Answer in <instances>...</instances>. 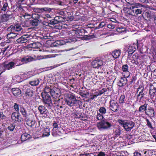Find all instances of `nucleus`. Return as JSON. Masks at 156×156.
<instances>
[{
	"mask_svg": "<svg viewBox=\"0 0 156 156\" xmlns=\"http://www.w3.org/2000/svg\"><path fill=\"white\" fill-rule=\"evenodd\" d=\"M133 64H134L137 66H140V65H142L143 63L140 59H136V61L132 62Z\"/></svg>",
	"mask_w": 156,
	"mask_h": 156,
	"instance_id": "obj_26",
	"label": "nucleus"
},
{
	"mask_svg": "<svg viewBox=\"0 0 156 156\" xmlns=\"http://www.w3.org/2000/svg\"><path fill=\"white\" fill-rule=\"evenodd\" d=\"M133 11L134 12V16L136 15L141 14L142 12V9L139 8L142 7L143 5L140 3H133Z\"/></svg>",
	"mask_w": 156,
	"mask_h": 156,
	"instance_id": "obj_5",
	"label": "nucleus"
},
{
	"mask_svg": "<svg viewBox=\"0 0 156 156\" xmlns=\"http://www.w3.org/2000/svg\"><path fill=\"white\" fill-rule=\"evenodd\" d=\"M129 7L126 8L125 9V11L128 15L134 16L133 6V4H131V6H129Z\"/></svg>",
	"mask_w": 156,
	"mask_h": 156,
	"instance_id": "obj_12",
	"label": "nucleus"
},
{
	"mask_svg": "<svg viewBox=\"0 0 156 156\" xmlns=\"http://www.w3.org/2000/svg\"><path fill=\"white\" fill-rule=\"evenodd\" d=\"M16 126L15 124L13 122L11 124L7 127V129L11 131H12L14 130Z\"/></svg>",
	"mask_w": 156,
	"mask_h": 156,
	"instance_id": "obj_29",
	"label": "nucleus"
},
{
	"mask_svg": "<svg viewBox=\"0 0 156 156\" xmlns=\"http://www.w3.org/2000/svg\"><path fill=\"white\" fill-rule=\"evenodd\" d=\"M14 108L15 110L16 111H18L19 110V106L17 105V104L15 103L14 106Z\"/></svg>",
	"mask_w": 156,
	"mask_h": 156,
	"instance_id": "obj_53",
	"label": "nucleus"
},
{
	"mask_svg": "<svg viewBox=\"0 0 156 156\" xmlns=\"http://www.w3.org/2000/svg\"><path fill=\"white\" fill-rule=\"evenodd\" d=\"M112 125L108 122L105 121H101L97 124V126L98 129L100 130L103 129H110Z\"/></svg>",
	"mask_w": 156,
	"mask_h": 156,
	"instance_id": "obj_3",
	"label": "nucleus"
},
{
	"mask_svg": "<svg viewBox=\"0 0 156 156\" xmlns=\"http://www.w3.org/2000/svg\"><path fill=\"white\" fill-rule=\"evenodd\" d=\"M34 12H36L41 13V12H42V8H34Z\"/></svg>",
	"mask_w": 156,
	"mask_h": 156,
	"instance_id": "obj_43",
	"label": "nucleus"
},
{
	"mask_svg": "<svg viewBox=\"0 0 156 156\" xmlns=\"http://www.w3.org/2000/svg\"><path fill=\"white\" fill-rule=\"evenodd\" d=\"M5 116L3 115L2 112H0V118L4 119L5 118Z\"/></svg>",
	"mask_w": 156,
	"mask_h": 156,
	"instance_id": "obj_63",
	"label": "nucleus"
},
{
	"mask_svg": "<svg viewBox=\"0 0 156 156\" xmlns=\"http://www.w3.org/2000/svg\"><path fill=\"white\" fill-rule=\"evenodd\" d=\"M122 69L123 72H129V74H130V73H129L128 71V66L127 65H123L122 67Z\"/></svg>",
	"mask_w": 156,
	"mask_h": 156,
	"instance_id": "obj_37",
	"label": "nucleus"
},
{
	"mask_svg": "<svg viewBox=\"0 0 156 156\" xmlns=\"http://www.w3.org/2000/svg\"><path fill=\"white\" fill-rule=\"evenodd\" d=\"M156 88L155 87H153L151 88L149 90V93L151 95L154 94L156 92Z\"/></svg>",
	"mask_w": 156,
	"mask_h": 156,
	"instance_id": "obj_40",
	"label": "nucleus"
},
{
	"mask_svg": "<svg viewBox=\"0 0 156 156\" xmlns=\"http://www.w3.org/2000/svg\"><path fill=\"white\" fill-rule=\"evenodd\" d=\"M27 35H23L20 37V43H24L27 42L28 41Z\"/></svg>",
	"mask_w": 156,
	"mask_h": 156,
	"instance_id": "obj_22",
	"label": "nucleus"
},
{
	"mask_svg": "<svg viewBox=\"0 0 156 156\" xmlns=\"http://www.w3.org/2000/svg\"><path fill=\"white\" fill-rule=\"evenodd\" d=\"M77 101V100L75 96L72 95H70L68 99L65 100L66 103L70 107L74 106Z\"/></svg>",
	"mask_w": 156,
	"mask_h": 156,
	"instance_id": "obj_4",
	"label": "nucleus"
},
{
	"mask_svg": "<svg viewBox=\"0 0 156 156\" xmlns=\"http://www.w3.org/2000/svg\"><path fill=\"white\" fill-rule=\"evenodd\" d=\"M146 122L147 123V125L149 128H151V129L153 128L152 126L151 122L147 119H146Z\"/></svg>",
	"mask_w": 156,
	"mask_h": 156,
	"instance_id": "obj_44",
	"label": "nucleus"
},
{
	"mask_svg": "<svg viewBox=\"0 0 156 156\" xmlns=\"http://www.w3.org/2000/svg\"><path fill=\"white\" fill-rule=\"evenodd\" d=\"M118 122L122 126L125 130L127 131L130 130L134 126L135 123L133 122L126 120H118Z\"/></svg>",
	"mask_w": 156,
	"mask_h": 156,
	"instance_id": "obj_2",
	"label": "nucleus"
},
{
	"mask_svg": "<svg viewBox=\"0 0 156 156\" xmlns=\"http://www.w3.org/2000/svg\"><path fill=\"white\" fill-rule=\"evenodd\" d=\"M87 31L83 29H80L75 30V34L79 36H83Z\"/></svg>",
	"mask_w": 156,
	"mask_h": 156,
	"instance_id": "obj_15",
	"label": "nucleus"
},
{
	"mask_svg": "<svg viewBox=\"0 0 156 156\" xmlns=\"http://www.w3.org/2000/svg\"><path fill=\"white\" fill-rule=\"evenodd\" d=\"M141 90H143V92L144 91V88L142 86H140L137 89V90L136 92V94H137L138 92L140 91L139 92H140Z\"/></svg>",
	"mask_w": 156,
	"mask_h": 156,
	"instance_id": "obj_45",
	"label": "nucleus"
},
{
	"mask_svg": "<svg viewBox=\"0 0 156 156\" xmlns=\"http://www.w3.org/2000/svg\"><path fill=\"white\" fill-rule=\"evenodd\" d=\"M49 94H50L52 97L55 96L56 94H57L56 93L54 90L53 89H51Z\"/></svg>",
	"mask_w": 156,
	"mask_h": 156,
	"instance_id": "obj_50",
	"label": "nucleus"
},
{
	"mask_svg": "<svg viewBox=\"0 0 156 156\" xmlns=\"http://www.w3.org/2000/svg\"><path fill=\"white\" fill-rule=\"evenodd\" d=\"M115 134L117 136H119L121 133V130L119 128H118L116 129L115 132Z\"/></svg>",
	"mask_w": 156,
	"mask_h": 156,
	"instance_id": "obj_42",
	"label": "nucleus"
},
{
	"mask_svg": "<svg viewBox=\"0 0 156 156\" xmlns=\"http://www.w3.org/2000/svg\"><path fill=\"white\" fill-rule=\"evenodd\" d=\"M42 12L44 11H51V9L48 7H45L44 8H42Z\"/></svg>",
	"mask_w": 156,
	"mask_h": 156,
	"instance_id": "obj_46",
	"label": "nucleus"
},
{
	"mask_svg": "<svg viewBox=\"0 0 156 156\" xmlns=\"http://www.w3.org/2000/svg\"><path fill=\"white\" fill-rule=\"evenodd\" d=\"M147 105L146 104L141 105L139 108V112H143L144 111H146L147 110Z\"/></svg>",
	"mask_w": 156,
	"mask_h": 156,
	"instance_id": "obj_23",
	"label": "nucleus"
},
{
	"mask_svg": "<svg viewBox=\"0 0 156 156\" xmlns=\"http://www.w3.org/2000/svg\"><path fill=\"white\" fill-rule=\"evenodd\" d=\"M105 25V23L104 22H101L99 25L98 27L99 28H102L104 27Z\"/></svg>",
	"mask_w": 156,
	"mask_h": 156,
	"instance_id": "obj_52",
	"label": "nucleus"
},
{
	"mask_svg": "<svg viewBox=\"0 0 156 156\" xmlns=\"http://www.w3.org/2000/svg\"><path fill=\"white\" fill-rule=\"evenodd\" d=\"M20 112L23 115V117H26L27 115V112L24 108H21L20 109Z\"/></svg>",
	"mask_w": 156,
	"mask_h": 156,
	"instance_id": "obj_39",
	"label": "nucleus"
},
{
	"mask_svg": "<svg viewBox=\"0 0 156 156\" xmlns=\"http://www.w3.org/2000/svg\"><path fill=\"white\" fill-rule=\"evenodd\" d=\"M49 21L50 23H49V25H54L55 24L58 23L57 21L56 20L55 17L54 19H51V20Z\"/></svg>",
	"mask_w": 156,
	"mask_h": 156,
	"instance_id": "obj_36",
	"label": "nucleus"
},
{
	"mask_svg": "<svg viewBox=\"0 0 156 156\" xmlns=\"http://www.w3.org/2000/svg\"><path fill=\"white\" fill-rule=\"evenodd\" d=\"M53 126L55 128H57L58 127V125L55 121H54L53 123Z\"/></svg>",
	"mask_w": 156,
	"mask_h": 156,
	"instance_id": "obj_54",
	"label": "nucleus"
},
{
	"mask_svg": "<svg viewBox=\"0 0 156 156\" xmlns=\"http://www.w3.org/2000/svg\"><path fill=\"white\" fill-rule=\"evenodd\" d=\"M141 154L138 152H135L134 153V156H141Z\"/></svg>",
	"mask_w": 156,
	"mask_h": 156,
	"instance_id": "obj_59",
	"label": "nucleus"
},
{
	"mask_svg": "<svg viewBox=\"0 0 156 156\" xmlns=\"http://www.w3.org/2000/svg\"><path fill=\"white\" fill-rule=\"evenodd\" d=\"M106 91V89L105 88H103L99 91V94L101 95Z\"/></svg>",
	"mask_w": 156,
	"mask_h": 156,
	"instance_id": "obj_55",
	"label": "nucleus"
},
{
	"mask_svg": "<svg viewBox=\"0 0 156 156\" xmlns=\"http://www.w3.org/2000/svg\"><path fill=\"white\" fill-rule=\"evenodd\" d=\"M51 89L50 87L48 86H46L45 87L44 89V92L42 93V94H49Z\"/></svg>",
	"mask_w": 156,
	"mask_h": 156,
	"instance_id": "obj_33",
	"label": "nucleus"
},
{
	"mask_svg": "<svg viewBox=\"0 0 156 156\" xmlns=\"http://www.w3.org/2000/svg\"><path fill=\"white\" fill-rule=\"evenodd\" d=\"M38 109L41 114H43L46 111L45 108L42 105L39 106L38 107Z\"/></svg>",
	"mask_w": 156,
	"mask_h": 156,
	"instance_id": "obj_25",
	"label": "nucleus"
},
{
	"mask_svg": "<svg viewBox=\"0 0 156 156\" xmlns=\"http://www.w3.org/2000/svg\"><path fill=\"white\" fill-rule=\"evenodd\" d=\"M99 111L102 114H105L106 113V108L104 107H100L99 110Z\"/></svg>",
	"mask_w": 156,
	"mask_h": 156,
	"instance_id": "obj_32",
	"label": "nucleus"
},
{
	"mask_svg": "<svg viewBox=\"0 0 156 156\" xmlns=\"http://www.w3.org/2000/svg\"><path fill=\"white\" fill-rule=\"evenodd\" d=\"M121 54V52L119 50H115L112 52V55L115 58H119Z\"/></svg>",
	"mask_w": 156,
	"mask_h": 156,
	"instance_id": "obj_16",
	"label": "nucleus"
},
{
	"mask_svg": "<svg viewBox=\"0 0 156 156\" xmlns=\"http://www.w3.org/2000/svg\"><path fill=\"white\" fill-rule=\"evenodd\" d=\"M105 154L103 152H100L98 155V156H105Z\"/></svg>",
	"mask_w": 156,
	"mask_h": 156,
	"instance_id": "obj_62",
	"label": "nucleus"
},
{
	"mask_svg": "<svg viewBox=\"0 0 156 156\" xmlns=\"http://www.w3.org/2000/svg\"><path fill=\"white\" fill-rule=\"evenodd\" d=\"M116 30L119 32L122 33L126 31V30L125 27H120L117 28Z\"/></svg>",
	"mask_w": 156,
	"mask_h": 156,
	"instance_id": "obj_35",
	"label": "nucleus"
},
{
	"mask_svg": "<svg viewBox=\"0 0 156 156\" xmlns=\"http://www.w3.org/2000/svg\"><path fill=\"white\" fill-rule=\"evenodd\" d=\"M40 82V81L38 79H36L32 81H29V83L32 86H36L38 85Z\"/></svg>",
	"mask_w": 156,
	"mask_h": 156,
	"instance_id": "obj_19",
	"label": "nucleus"
},
{
	"mask_svg": "<svg viewBox=\"0 0 156 156\" xmlns=\"http://www.w3.org/2000/svg\"><path fill=\"white\" fill-rule=\"evenodd\" d=\"M16 64V63L13 62H10L7 64H5L4 65V69H3L2 72L0 73V75L3 72H4L6 69L9 70L12 69L14 66Z\"/></svg>",
	"mask_w": 156,
	"mask_h": 156,
	"instance_id": "obj_9",
	"label": "nucleus"
},
{
	"mask_svg": "<svg viewBox=\"0 0 156 156\" xmlns=\"http://www.w3.org/2000/svg\"><path fill=\"white\" fill-rule=\"evenodd\" d=\"M7 8H8V4L7 2H4L3 3V6L2 7L1 9V11L2 12L6 11Z\"/></svg>",
	"mask_w": 156,
	"mask_h": 156,
	"instance_id": "obj_30",
	"label": "nucleus"
},
{
	"mask_svg": "<svg viewBox=\"0 0 156 156\" xmlns=\"http://www.w3.org/2000/svg\"><path fill=\"white\" fill-rule=\"evenodd\" d=\"M154 112L153 108L151 107L148 108L145 112V114L150 117H154Z\"/></svg>",
	"mask_w": 156,
	"mask_h": 156,
	"instance_id": "obj_13",
	"label": "nucleus"
},
{
	"mask_svg": "<svg viewBox=\"0 0 156 156\" xmlns=\"http://www.w3.org/2000/svg\"><path fill=\"white\" fill-rule=\"evenodd\" d=\"M108 27L109 28L112 29H114L115 28V27L114 25H113L112 24H108Z\"/></svg>",
	"mask_w": 156,
	"mask_h": 156,
	"instance_id": "obj_56",
	"label": "nucleus"
},
{
	"mask_svg": "<svg viewBox=\"0 0 156 156\" xmlns=\"http://www.w3.org/2000/svg\"><path fill=\"white\" fill-rule=\"evenodd\" d=\"M19 113L17 112H14L12 115V120L15 121H18L19 119Z\"/></svg>",
	"mask_w": 156,
	"mask_h": 156,
	"instance_id": "obj_21",
	"label": "nucleus"
},
{
	"mask_svg": "<svg viewBox=\"0 0 156 156\" xmlns=\"http://www.w3.org/2000/svg\"><path fill=\"white\" fill-rule=\"evenodd\" d=\"M109 108L113 112H117L119 110V106L117 102L114 100H111L110 102Z\"/></svg>",
	"mask_w": 156,
	"mask_h": 156,
	"instance_id": "obj_7",
	"label": "nucleus"
},
{
	"mask_svg": "<svg viewBox=\"0 0 156 156\" xmlns=\"http://www.w3.org/2000/svg\"><path fill=\"white\" fill-rule=\"evenodd\" d=\"M12 28H13V30L16 31H20V25L18 24H17L14 26H11L8 28V30H9L12 31Z\"/></svg>",
	"mask_w": 156,
	"mask_h": 156,
	"instance_id": "obj_20",
	"label": "nucleus"
},
{
	"mask_svg": "<svg viewBox=\"0 0 156 156\" xmlns=\"http://www.w3.org/2000/svg\"><path fill=\"white\" fill-rule=\"evenodd\" d=\"M11 14H3L1 18V20L2 22H5L9 20V19L12 18Z\"/></svg>",
	"mask_w": 156,
	"mask_h": 156,
	"instance_id": "obj_14",
	"label": "nucleus"
},
{
	"mask_svg": "<svg viewBox=\"0 0 156 156\" xmlns=\"http://www.w3.org/2000/svg\"><path fill=\"white\" fill-rule=\"evenodd\" d=\"M104 118L102 114L99 113H98L97 115V118L99 120H102Z\"/></svg>",
	"mask_w": 156,
	"mask_h": 156,
	"instance_id": "obj_41",
	"label": "nucleus"
},
{
	"mask_svg": "<svg viewBox=\"0 0 156 156\" xmlns=\"http://www.w3.org/2000/svg\"><path fill=\"white\" fill-rule=\"evenodd\" d=\"M56 20L57 21L58 23L61 22H63L66 19L65 17H62L61 16H57L55 17Z\"/></svg>",
	"mask_w": 156,
	"mask_h": 156,
	"instance_id": "obj_28",
	"label": "nucleus"
},
{
	"mask_svg": "<svg viewBox=\"0 0 156 156\" xmlns=\"http://www.w3.org/2000/svg\"><path fill=\"white\" fill-rule=\"evenodd\" d=\"M136 79V77L135 76H133L132 77V79L131 80L130 82V84H132L133 83H134Z\"/></svg>",
	"mask_w": 156,
	"mask_h": 156,
	"instance_id": "obj_48",
	"label": "nucleus"
},
{
	"mask_svg": "<svg viewBox=\"0 0 156 156\" xmlns=\"http://www.w3.org/2000/svg\"><path fill=\"white\" fill-rule=\"evenodd\" d=\"M134 51L132 50L131 49H129L128 50V56H129V55H131L133 53Z\"/></svg>",
	"mask_w": 156,
	"mask_h": 156,
	"instance_id": "obj_57",
	"label": "nucleus"
},
{
	"mask_svg": "<svg viewBox=\"0 0 156 156\" xmlns=\"http://www.w3.org/2000/svg\"><path fill=\"white\" fill-rule=\"evenodd\" d=\"M125 98V96L124 95H122L120 96L119 99V103L120 104L124 103L126 100Z\"/></svg>",
	"mask_w": 156,
	"mask_h": 156,
	"instance_id": "obj_34",
	"label": "nucleus"
},
{
	"mask_svg": "<svg viewBox=\"0 0 156 156\" xmlns=\"http://www.w3.org/2000/svg\"><path fill=\"white\" fill-rule=\"evenodd\" d=\"M27 56H25L24 57H23L21 59V62H23V64L27 63Z\"/></svg>",
	"mask_w": 156,
	"mask_h": 156,
	"instance_id": "obj_49",
	"label": "nucleus"
},
{
	"mask_svg": "<svg viewBox=\"0 0 156 156\" xmlns=\"http://www.w3.org/2000/svg\"><path fill=\"white\" fill-rule=\"evenodd\" d=\"M42 97L43 102L50 107L52 105V103L49 94H42Z\"/></svg>",
	"mask_w": 156,
	"mask_h": 156,
	"instance_id": "obj_6",
	"label": "nucleus"
},
{
	"mask_svg": "<svg viewBox=\"0 0 156 156\" xmlns=\"http://www.w3.org/2000/svg\"><path fill=\"white\" fill-rule=\"evenodd\" d=\"M36 59L31 56L28 55H27V63L32 62L34 60H36Z\"/></svg>",
	"mask_w": 156,
	"mask_h": 156,
	"instance_id": "obj_31",
	"label": "nucleus"
},
{
	"mask_svg": "<svg viewBox=\"0 0 156 156\" xmlns=\"http://www.w3.org/2000/svg\"><path fill=\"white\" fill-rule=\"evenodd\" d=\"M143 98L144 97L140 96V97L137 98V101H139V102H141V101L142 99H143Z\"/></svg>",
	"mask_w": 156,
	"mask_h": 156,
	"instance_id": "obj_61",
	"label": "nucleus"
},
{
	"mask_svg": "<svg viewBox=\"0 0 156 156\" xmlns=\"http://www.w3.org/2000/svg\"><path fill=\"white\" fill-rule=\"evenodd\" d=\"M15 34H14L12 33H10L9 34H8L7 35V38L8 39H11V38H13L14 37L16 36H13V35Z\"/></svg>",
	"mask_w": 156,
	"mask_h": 156,
	"instance_id": "obj_38",
	"label": "nucleus"
},
{
	"mask_svg": "<svg viewBox=\"0 0 156 156\" xmlns=\"http://www.w3.org/2000/svg\"><path fill=\"white\" fill-rule=\"evenodd\" d=\"M145 15L146 16L147 20H149L151 18V15L149 12H146L145 13Z\"/></svg>",
	"mask_w": 156,
	"mask_h": 156,
	"instance_id": "obj_47",
	"label": "nucleus"
},
{
	"mask_svg": "<svg viewBox=\"0 0 156 156\" xmlns=\"http://www.w3.org/2000/svg\"><path fill=\"white\" fill-rule=\"evenodd\" d=\"M87 94H84L83 93H82L81 94V95L82 97L84 98H87Z\"/></svg>",
	"mask_w": 156,
	"mask_h": 156,
	"instance_id": "obj_64",
	"label": "nucleus"
},
{
	"mask_svg": "<svg viewBox=\"0 0 156 156\" xmlns=\"http://www.w3.org/2000/svg\"><path fill=\"white\" fill-rule=\"evenodd\" d=\"M92 65L94 68H98L103 65L102 61L101 60H95L92 62Z\"/></svg>",
	"mask_w": 156,
	"mask_h": 156,
	"instance_id": "obj_11",
	"label": "nucleus"
},
{
	"mask_svg": "<svg viewBox=\"0 0 156 156\" xmlns=\"http://www.w3.org/2000/svg\"><path fill=\"white\" fill-rule=\"evenodd\" d=\"M31 48H38L40 47L41 45V43L38 42H34L33 43H31Z\"/></svg>",
	"mask_w": 156,
	"mask_h": 156,
	"instance_id": "obj_24",
	"label": "nucleus"
},
{
	"mask_svg": "<svg viewBox=\"0 0 156 156\" xmlns=\"http://www.w3.org/2000/svg\"><path fill=\"white\" fill-rule=\"evenodd\" d=\"M93 35H85V37H84V38H85V39L86 40H89L91 38H93Z\"/></svg>",
	"mask_w": 156,
	"mask_h": 156,
	"instance_id": "obj_51",
	"label": "nucleus"
},
{
	"mask_svg": "<svg viewBox=\"0 0 156 156\" xmlns=\"http://www.w3.org/2000/svg\"><path fill=\"white\" fill-rule=\"evenodd\" d=\"M50 135L49 132H45L43 133V135L44 136H48Z\"/></svg>",
	"mask_w": 156,
	"mask_h": 156,
	"instance_id": "obj_58",
	"label": "nucleus"
},
{
	"mask_svg": "<svg viewBox=\"0 0 156 156\" xmlns=\"http://www.w3.org/2000/svg\"><path fill=\"white\" fill-rule=\"evenodd\" d=\"M25 0H20V20L22 22L20 25L23 23H25L27 21V19H28V16H30L27 14L26 11L27 10L26 4H25Z\"/></svg>",
	"mask_w": 156,
	"mask_h": 156,
	"instance_id": "obj_1",
	"label": "nucleus"
},
{
	"mask_svg": "<svg viewBox=\"0 0 156 156\" xmlns=\"http://www.w3.org/2000/svg\"><path fill=\"white\" fill-rule=\"evenodd\" d=\"M51 19H48V18H44V20L45 21H47V23H48V25H49V23H50V21L49 20H51Z\"/></svg>",
	"mask_w": 156,
	"mask_h": 156,
	"instance_id": "obj_60",
	"label": "nucleus"
},
{
	"mask_svg": "<svg viewBox=\"0 0 156 156\" xmlns=\"http://www.w3.org/2000/svg\"><path fill=\"white\" fill-rule=\"evenodd\" d=\"M25 94L28 98H30L33 96L34 93L33 91L31 90L30 89H28L26 90L25 92Z\"/></svg>",
	"mask_w": 156,
	"mask_h": 156,
	"instance_id": "obj_17",
	"label": "nucleus"
},
{
	"mask_svg": "<svg viewBox=\"0 0 156 156\" xmlns=\"http://www.w3.org/2000/svg\"><path fill=\"white\" fill-rule=\"evenodd\" d=\"M12 91L13 95L15 96H17L20 94L19 89L17 88H13L12 89Z\"/></svg>",
	"mask_w": 156,
	"mask_h": 156,
	"instance_id": "obj_27",
	"label": "nucleus"
},
{
	"mask_svg": "<svg viewBox=\"0 0 156 156\" xmlns=\"http://www.w3.org/2000/svg\"><path fill=\"white\" fill-rule=\"evenodd\" d=\"M35 17L36 19L30 21V23L33 26H37L41 22L40 19L42 18V16L39 15L38 14H35Z\"/></svg>",
	"mask_w": 156,
	"mask_h": 156,
	"instance_id": "obj_8",
	"label": "nucleus"
},
{
	"mask_svg": "<svg viewBox=\"0 0 156 156\" xmlns=\"http://www.w3.org/2000/svg\"><path fill=\"white\" fill-rule=\"evenodd\" d=\"M127 82V80L125 77H122L119 78V81L117 83L118 86L120 87H122L125 85Z\"/></svg>",
	"mask_w": 156,
	"mask_h": 156,
	"instance_id": "obj_10",
	"label": "nucleus"
},
{
	"mask_svg": "<svg viewBox=\"0 0 156 156\" xmlns=\"http://www.w3.org/2000/svg\"><path fill=\"white\" fill-rule=\"evenodd\" d=\"M30 136V135L27 133H25L22 134L21 136V140L22 141H25L29 139Z\"/></svg>",
	"mask_w": 156,
	"mask_h": 156,
	"instance_id": "obj_18",
	"label": "nucleus"
}]
</instances>
